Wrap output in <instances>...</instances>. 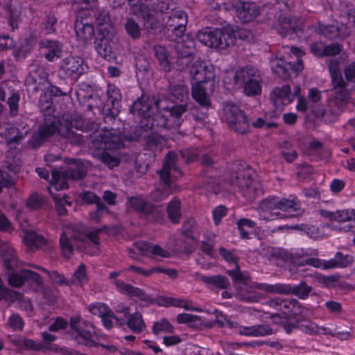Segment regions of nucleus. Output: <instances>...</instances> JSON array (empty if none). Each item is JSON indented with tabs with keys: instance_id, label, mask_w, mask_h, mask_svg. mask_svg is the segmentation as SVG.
<instances>
[{
	"instance_id": "1",
	"label": "nucleus",
	"mask_w": 355,
	"mask_h": 355,
	"mask_svg": "<svg viewBox=\"0 0 355 355\" xmlns=\"http://www.w3.org/2000/svg\"><path fill=\"white\" fill-rule=\"evenodd\" d=\"M130 15L141 19L142 27L148 33L156 34L163 28L164 14L169 10L168 0L143 3L141 0H128Z\"/></svg>"
},
{
	"instance_id": "2",
	"label": "nucleus",
	"mask_w": 355,
	"mask_h": 355,
	"mask_svg": "<svg viewBox=\"0 0 355 355\" xmlns=\"http://www.w3.org/2000/svg\"><path fill=\"white\" fill-rule=\"evenodd\" d=\"M69 325V333L77 344L89 347L101 346L112 352L116 351V347L114 345L100 344L96 342L93 339L95 334L94 326L91 322L85 320L80 315H72L70 318Z\"/></svg>"
},
{
	"instance_id": "3",
	"label": "nucleus",
	"mask_w": 355,
	"mask_h": 355,
	"mask_svg": "<svg viewBox=\"0 0 355 355\" xmlns=\"http://www.w3.org/2000/svg\"><path fill=\"white\" fill-rule=\"evenodd\" d=\"M196 37L198 40L204 45L220 49H225L234 45L236 41V37L233 33H230L227 30L211 28L209 27L198 31Z\"/></svg>"
},
{
	"instance_id": "4",
	"label": "nucleus",
	"mask_w": 355,
	"mask_h": 355,
	"mask_svg": "<svg viewBox=\"0 0 355 355\" xmlns=\"http://www.w3.org/2000/svg\"><path fill=\"white\" fill-rule=\"evenodd\" d=\"M162 110H157L156 112H153L148 117L140 119L139 125L135 130L134 135L129 137L124 135L130 141L139 140L142 136V131L148 132H159L163 130H167L171 128L168 118L164 115Z\"/></svg>"
},
{
	"instance_id": "5",
	"label": "nucleus",
	"mask_w": 355,
	"mask_h": 355,
	"mask_svg": "<svg viewBox=\"0 0 355 355\" xmlns=\"http://www.w3.org/2000/svg\"><path fill=\"white\" fill-rule=\"evenodd\" d=\"M87 170L83 163L78 159H73L67 169L62 172L52 171L51 184L55 191H60L68 187L67 180H83L86 175Z\"/></svg>"
},
{
	"instance_id": "6",
	"label": "nucleus",
	"mask_w": 355,
	"mask_h": 355,
	"mask_svg": "<svg viewBox=\"0 0 355 355\" xmlns=\"http://www.w3.org/2000/svg\"><path fill=\"white\" fill-rule=\"evenodd\" d=\"M163 30L171 40H178L183 35L187 24V15L182 10H173L164 14Z\"/></svg>"
},
{
	"instance_id": "7",
	"label": "nucleus",
	"mask_w": 355,
	"mask_h": 355,
	"mask_svg": "<svg viewBox=\"0 0 355 355\" xmlns=\"http://www.w3.org/2000/svg\"><path fill=\"white\" fill-rule=\"evenodd\" d=\"M230 184L238 187L243 197L248 200L252 201L261 192V184L252 180L249 174L244 171H234L231 174Z\"/></svg>"
},
{
	"instance_id": "8",
	"label": "nucleus",
	"mask_w": 355,
	"mask_h": 355,
	"mask_svg": "<svg viewBox=\"0 0 355 355\" xmlns=\"http://www.w3.org/2000/svg\"><path fill=\"white\" fill-rule=\"evenodd\" d=\"M88 67L84 60L80 57L69 56L64 58L58 71L60 78L76 82L85 73Z\"/></svg>"
},
{
	"instance_id": "9",
	"label": "nucleus",
	"mask_w": 355,
	"mask_h": 355,
	"mask_svg": "<svg viewBox=\"0 0 355 355\" xmlns=\"http://www.w3.org/2000/svg\"><path fill=\"white\" fill-rule=\"evenodd\" d=\"M255 288L267 293L294 295L302 300L306 299L312 291L311 286H308L305 282H301L298 285L294 286L286 284H257Z\"/></svg>"
},
{
	"instance_id": "10",
	"label": "nucleus",
	"mask_w": 355,
	"mask_h": 355,
	"mask_svg": "<svg viewBox=\"0 0 355 355\" xmlns=\"http://www.w3.org/2000/svg\"><path fill=\"white\" fill-rule=\"evenodd\" d=\"M179 158L178 155L175 151H169L164 160L163 166L160 171H158L161 181L164 184V192H162L159 189L155 191V200L157 201H162L166 198L169 194L168 190L171 184V172L172 171L179 173L180 169L176 166V162Z\"/></svg>"
},
{
	"instance_id": "11",
	"label": "nucleus",
	"mask_w": 355,
	"mask_h": 355,
	"mask_svg": "<svg viewBox=\"0 0 355 355\" xmlns=\"http://www.w3.org/2000/svg\"><path fill=\"white\" fill-rule=\"evenodd\" d=\"M223 112L230 128L235 132L242 135L249 132L250 122L239 106L232 103H226Z\"/></svg>"
},
{
	"instance_id": "12",
	"label": "nucleus",
	"mask_w": 355,
	"mask_h": 355,
	"mask_svg": "<svg viewBox=\"0 0 355 355\" xmlns=\"http://www.w3.org/2000/svg\"><path fill=\"white\" fill-rule=\"evenodd\" d=\"M162 110V101L156 99L154 96L142 94L132 104L130 111L135 115L141 118L148 117L153 112V109Z\"/></svg>"
},
{
	"instance_id": "13",
	"label": "nucleus",
	"mask_w": 355,
	"mask_h": 355,
	"mask_svg": "<svg viewBox=\"0 0 355 355\" xmlns=\"http://www.w3.org/2000/svg\"><path fill=\"white\" fill-rule=\"evenodd\" d=\"M347 83L334 85V94L329 100L328 106L324 109L325 114L339 115L349 103V92L346 89Z\"/></svg>"
},
{
	"instance_id": "14",
	"label": "nucleus",
	"mask_w": 355,
	"mask_h": 355,
	"mask_svg": "<svg viewBox=\"0 0 355 355\" xmlns=\"http://www.w3.org/2000/svg\"><path fill=\"white\" fill-rule=\"evenodd\" d=\"M189 76L195 84H202L214 81L215 78L214 67L211 64H207L200 60L195 61L189 69Z\"/></svg>"
},
{
	"instance_id": "15",
	"label": "nucleus",
	"mask_w": 355,
	"mask_h": 355,
	"mask_svg": "<svg viewBox=\"0 0 355 355\" xmlns=\"http://www.w3.org/2000/svg\"><path fill=\"white\" fill-rule=\"evenodd\" d=\"M48 77V73L42 67L35 66L26 78V85L34 93L44 92L49 85Z\"/></svg>"
},
{
	"instance_id": "16",
	"label": "nucleus",
	"mask_w": 355,
	"mask_h": 355,
	"mask_svg": "<svg viewBox=\"0 0 355 355\" xmlns=\"http://www.w3.org/2000/svg\"><path fill=\"white\" fill-rule=\"evenodd\" d=\"M307 29L320 33L331 40H340L349 35L347 27L343 24L324 25L318 22V26H308Z\"/></svg>"
},
{
	"instance_id": "17",
	"label": "nucleus",
	"mask_w": 355,
	"mask_h": 355,
	"mask_svg": "<svg viewBox=\"0 0 355 355\" xmlns=\"http://www.w3.org/2000/svg\"><path fill=\"white\" fill-rule=\"evenodd\" d=\"M57 123L58 118L56 116H49L46 119L43 125L33 135L30 141L31 145L35 148L41 146L47 138L57 132Z\"/></svg>"
},
{
	"instance_id": "18",
	"label": "nucleus",
	"mask_w": 355,
	"mask_h": 355,
	"mask_svg": "<svg viewBox=\"0 0 355 355\" xmlns=\"http://www.w3.org/2000/svg\"><path fill=\"white\" fill-rule=\"evenodd\" d=\"M312 313L311 310L302 306L296 300V304H293L291 314L284 318L282 321V325L287 334H291L297 329V324L302 319L309 317Z\"/></svg>"
},
{
	"instance_id": "19",
	"label": "nucleus",
	"mask_w": 355,
	"mask_h": 355,
	"mask_svg": "<svg viewBox=\"0 0 355 355\" xmlns=\"http://www.w3.org/2000/svg\"><path fill=\"white\" fill-rule=\"evenodd\" d=\"M219 254L226 261L235 263V267L232 270H227V274L232 277L234 284L244 283L250 280V276L241 271L238 263L239 257L234 254L233 251H230L223 247H220L219 248Z\"/></svg>"
},
{
	"instance_id": "20",
	"label": "nucleus",
	"mask_w": 355,
	"mask_h": 355,
	"mask_svg": "<svg viewBox=\"0 0 355 355\" xmlns=\"http://www.w3.org/2000/svg\"><path fill=\"white\" fill-rule=\"evenodd\" d=\"M278 197L270 196L263 199L259 205V216L261 219L272 220L275 218H284L287 217L285 214L279 211H274L278 209Z\"/></svg>"
},
{
	"instance_id": "21",
	"label": "nucleus",
	"mask_w": 355,
	"mask_h": 355,
	"mask_svg": "<svg viewBox=\"0 0 355 355\" xmlns=\"http://www.w3.org/2000/svg\"><path fill=\"white\" fill-rule=\"evenodd\" d=\"M128 202L135 211L144 216H152L155 220L161 217L162 213L141 196L129 197Z\"/></svg>"
},
{
	"instance_id": "22",
	"label": "nucleus",
	"mask_w": 355,
	"mask_h": 355,
	"mask_svg": "<svg viewBox=\"0 0 355 355\" xmlns=\"http://www.w3.org/2000/svg\"><path fill=\"white\" fill-rule=\"evenodd\" d=\"M74 29L78 39L83 42L91 40L94 35V28L87 18H83L82 13L77 15Z\"/></svg>"
},
{
	"instance_id": "23",
	"label": "nucleus",
	"mask_w": 355,
	"mask_h": 355,
	"mask_svg": "<svg viewBox=\"0 0 355 355\" xmlns=\"http://www.w3.org/2000/svg\"><path fill=\"white\" fill-rule=\"evenodd\" d=\"M39 46L41 49L44 50L43 56L49 62H53L62 55V44L57 40L43 39L40 41Z\"/></svg>"
},
{
	"instance_id": "24",
	"label": "nucleus",
	"mask_w": 355,
	"mask_h": 355,
	"mask_svg": "<svg viewBox=\"0 0 355 355\" xmlns=\"http://www.w3.org/2000/svg\"><path fill=\"white\" fill-rule=\"evenodd\" d=\"M270 99L277 109H281L284 104L291 103L293 101V96L290 86L284 85L274 88L270 93Z\"/></svg>"
},
{
	"instance_id": "25",
	"label": "nucleus",
	"mask_w": 355,
	"mask_h": 355,
	"mask_svg": "<svg viewBox=\"0 0 355 355\" xmlns=\"http://www.w3.org/2000/svg\"><path fill=\"white\" fill-rule=\"evenodd\" d=\"M277 32L283 37L297 33L300 30L299 19L295 17H286L282 15L278 18Z\"/></svg>"
},
{
	"instance_id": "26",
	"label": "nucleus",
	"mask_w": 355,
	"mask_h": 355,
	"mask_svg": "<svg viewBox=\"0 0 355 355\" xmlns=\"http://www.w3.org/2000/svg\"><path fill=\"white\" fill-rule=\"evenodd\" d=\"M57 132L64 138L73 144H80L83 142V137L82 135L78 134L72 130L73 128L78 129L76 125L73 124V122L68 121L67 120L61 121L58 119Z\"/></svg>"
},
{
	"instance_id": "27",
	"label": "nucleus",
	"mask_w": 355,
	"mask_h": 355,
	"mask_svg": "<svg viewBox=\"0 0 355 355\" xmlns=\"http://www.w3.org/2000/svg\"><path fill=\"white\" fill-rule=\"evenodd\" d=\"M237 16L243 23L253 21L260 15V8L254 2H240Z\"/></svg>"
},
{
	"instance_id": "28",
	"label": "nucleus",
	"mask_w": 355,
	"mask_h": 355,
	"mask_svg": "<svg viewBox=\"0 0 355 355\" xmlns=\"http://www.w3.org/2000/svg\"><path fill=\"white\" fill-rule=\"evenodd\" d=\"M234 285L236 289L235 296L240 301L254 303L259 302L262 297L260 293L247 288L246 282L244 283H236Z\"/></svg>"
},
{
	"instance_id": "29",
	"label": "nucleus",
	"mask_w": 355,
	"mask_h": 355,
	"mask_svg": "<svg viewBox=\"0 0 355 355\" xmlns=\"http://www.w3.org/2000/svg\"><path fill=\"white\" fill-rule=\"evenodd\" d=\"M114 284L120 293L131 297H138L139 300L147 302L150 300V295L138 287H135L130 284L121 280H116Z\"/></svg>"
},
{
	"instance_id": "30",
	"label": "nucleus",
	"mask_w": 355,
	"mask_h": 355,
	"mask_svg": "<svg viewBox=\"0 0 355 355\" xmlns=\"http://www.w3.org/2000/svg\"><path fill=\"white\" fill-rule=\"evenodd\" d=\"M260 76L259 70L252 66H245L239 70H237L234 76V80L236 85L239 86L243 85L258 79Z\"/></svg>"
},
{
	"instance_id": "31",
	"label": "nucleus",
	"mask_w": 355,
	"mask_h": 355,
	"mask_svg": "<svg viewBox=\"0 0 355 355\" xmlns=\"http://www.w3.org/2000/svg\"><path fill=\"white\" fill-rule=\"evenodd\" d=\"M8 340L10 343L20 350L39 351L43 348L41 343H36L32 339L24 338L17 335L8 336Z\"/></svg>"
},
{
	"instance_id": "32",
	"label": "nucleus",
	"mask_w": 355,
	"mask_h": 355,
	"mask_svg": "<svg viewBox=\"0 0 355 355\" xmlns=\"http://www.w3.org/2000/svg\"><path fill=\"white\" fill-rule=\"evenodd\" d=\"M95 49L104 59L111 61L115 58V54L112 51V47L110 44V41L103 35H99L95 40Z\"/></svg>"
},
{
	"instance_id": "33",
	"label": "nucleus",
	"mask_w": 355,
	"mask_h": 355,
	"mask_svg": "<svg viewBox=\"0 0 355 355\" xmlns=\"http://www.w3.org/2000/svg\"><path fill=\"white\" fill-rule=\"evenodd\" d=\"M199 279L212 289L223 290L230 286L228 278L223 275L206 276L201 275Z\"/></svg>"
},
{
	"instance_id": "34",
	"label": "nucleus",
	"mask_w": 355,
	"mask_h": 355,
	"mask_svg": "<svg viewBox=\"0 0 355 355\" xmlns=\"http://www.w3.org/2000/svg\"><path fill=\"white\" fill-rule=\"evenodd\" d=\"M0 256L2 257L4 266L8 270H13L17 266V259L15 250L8 243H0Z\"/></svg>"
},
{
	"instance_id": "35",
	"label": "nucleus",
	"mask_w": 355,
	"mask_h": 355,
	"mask_svg": "<svg viewBox=\"0 0 355 355\" xmlns=\"http://www.w3.org/2000/svg\"><path fill=\"white\" fill-rule=\"evenodd\" d=\"M0 256L2 257L4 266L8 270H13L17 266V259L15 250L8 243H0Z\"/></svg>"
},
{
	"instance_id": "36",
	"label": "nucleus",
	"mask_w": 355,
	"mask_h": 355,
	"mask_svg": "<svg viewBox=\"0 0 355 355\" xmlns=\"http://www.w3.org/2000/svg\"><path fill=\"white\" fill-rule=\"evenodd\" d=\"M53 188L51 186L48 188V190L54 201L55 211L58 216H66L67 214V207H71L72 202L69 200V197L66 194L60 196V194L54 193L52 191Z\"/></svg>"
},
{
	"instance_id": "37",
	"label": "nucleus",
	"mask_w": 355,
	"mask_h": 355,
	"mask_svg": "<svg viewBox=\"0 0 355 355\" xmlns=\"http://www.w3.org/2000/svg\"><path fill=\"white\" fill-rule=\"evenodd\" d=\"M123 28L126 34L133 40H139L141 37L143 27L133 17L128 16L124 19Z\"/></svg>"
},
{
	"instance_id": "38",
	"label": "nucleus",
	"mask_w": 355,
	"mask_h": 355,
	"mask_svg": "<svg viewBox=\"0 0 355 355\" xmlns=\"http://www.w3.org/2000/svg\"><path fill=\"white\" fill-rule=\"evenodd\" d=\"M193 98L203 107H209L211 105V100L206 89L200 84H193L191 88Z\"/></svg>"
},
{
	"instance_id": "39",
	"label": "nucleus",
	"mask_w": 355,
	"mask_h": 355,
	"mask_svg": "<svg viewBox=\"0 0 355 355\" xmlns=\"http://www.w3.org/2000/svg\"><path fill=\"white\" fill-rule=\"evenodd\" d=\"M119 112L120 109L111 107L110 106H103V120L105 123H107V126L103 128L104 130H107L108 131L116 130V128H115L114 125Z\"/></svg>"
},
{
	"instance_id": "40",
	"label": "nucleus",
	"mask_w": 355,
	"mask_h": 355,
	"mask_svg": "<svg viewBox=\"0 0 355 355\" xmlns=\"http://www.w3.org/2000/svg\"><path fill=\"white\" fill-rule=\"evenodd\" d=\"M297 329H300L303 332L310 334H327L329 332L325 327H320L311 320L303 318L299 322Z\"/></svg>"
},
{
	"instance_id": "41",
	"label": "nucleus",
	"mask_w": 355,
	"mask_h": 355,
	"mask_svg": "<svg viewBox=\"0 0 355 355\" xmlns=\"http://www.w3.org/2000/svg\"><path fill=\"white\" fill-rule=\"evenodd\" d=\"M107 99L104 106L121 108V94L120 89L114 85L109 84L107 89Z\"/></svg>"
},
{
	"instance_id": "42",
	"label": "nucleus",
	"mask_w": 355,
	"mask_h": 355,
	"mask_svg": "<svg viewBox=\"0 0 355 355\" xmlns=\"http://www.w3.org/2000/svg\"><path fill=\"white\" fill-rule=\"evenodd\" d=\"M272 333V329L266 324L243 327L239 330V334L244 336H264Z\"/></svg>"
},
{
	"instance_id": "43",
	"label": "nucleus",
	"mask_w": 355,
	"mask_h": 355,
	"mask_svg": "<svg viewBox=\"0 0 355 355\" xmlns=\"http://www.w3.org/2000/svg\"><path fill=\"white\" fill-rule=\"evenodd\" d=\"M125 324H127L134 333L139 334L146 328L145 322L143 320L142 315L139 312L130 314L125 320Z\"/></svg>"
},
{
	"instance_id": "44",
	"label": "nucleus",
	"mask_w": 355,
	"mask_h": 355,
	"mask_svg": "<svg viewBox=\"0 0 355 355\" xmlns=\"http://www.w3.org/2000/svg\"><path fill=\"white\" fill-rule=\"evenodd\" d=\"M188 105L187 103H182L181 104H175L171 107H164L162 106V110L169 112L170 115L174 118L175 123L178 127L180 126L183 123L184 120L181 118L182 114L187 111Z\"/></svg>"
},
{
	"instance_id": "45",
	"label": "nucleus",
	"mask_w": 355,
	"mask_h": 355,
	"mask_svg": "<svg viewBox=\"0 0 355 355\" xmlns=\"http://www.w3.org/2000/svg\"><path fill=\"white\" fill-rule=\"evenodd\" d=\"M153 53L162 70L166 72L171 71V64L168 60V53L166 48L161 45L155 46L153 47Z\"/></svg>"
},
{
	"instance_id": "46",
	"label": "nucleus",
	"mask_w": 355,
	"mask_h": 355,
	"mask_svg": "<svg viewBox=\"0 0 355 355\" xmlns=\"http://www.w3.org/2000/svg\"><path fill=\"white\" fill-rule=\"evenodd\" d=\"M270 65L273 73L283 80H286L290 74L288 63L282 59L272 58Z\"/></svg>"
},
{
	"instance_id": "47",
	"label": "nucleus",
	"mask_w": 355,
	"mask_h": 355,
	"mask_svg": "<svg viewBox=\"0 0 355 355\" xmlns=\"http://www.w3.org/2000/svg\"><path fill=\"white\" fill-rule=\"evenodd\" d=\"M354 261L353 257L349 254L344 255L341 252H337L335 258L327 261L325 267L327 268H346L350 266Z\"/></svg>"
},
{
	"instance_id": "48",
	"label": "nucleus",
	"mask_w": 355,
	"mask_h": 355,
	"mask_svg": "<svg viewBox=\"0 0 355 355\" xmlns=\"http://www.w3.org/2000/svg\"><path fill=\"white\" fill-rule=\"evenodd\" d=\"M170 94L178 101L181 103H186L189 99V89L183 83L170 85Z\"/></svg>"
},
{
	"instance_id": "49",
	"label": "nucleus",
	"mask_w": 355,
	"mask_h": 355,
	"mask_svg": "<svg viewBox=\"0 0 355 355\" xmlns=\"http://www.w3.org/2000/svg\"><path fill=\"white\" fill-rule=\"evenodd\" d=\"M176 54L175 64L179 71L185 70L191 64L194 62V54L193 53L182 51L180 46L179 51H176Z\"/></svg>"
},
{
	"instance_id": "50",
	"label": "nucleus",
	"mask_w": 355,
	"mask_h": 355,
	"mask_svg": "<svg viewBox=\"0 0 355 355\" xmlns=\"http://www.w3.org/2000/svg\"><path fill=\"white\" fill-rule=\"evenodd\" d=\"M176 42L175 51H179V46L182 51L195 53V40L191 35L183 34Z\"/></svg>"
},
{
	"instance_id": "51",
	"label": "nucleus",
	"mask_w": 355,
	"mask_h": 355,
	"mask_svg": "<svg viewBox=\"0 0 355 355\" xmlns=\"http://www.w3.org/2000/svg\"><path fill=\"white\" fill-rule=\"evenodd\" d=\"M166 212L173 223H179L181 219L180 201L175 198L168 205Z\"/></svg>"
},
{
	"instance_id": "52",
	"label": "nucleus",
	"mask_w": 355,
	"mask_h": 355,
	"mask_svg": "<svg viewBox=\"0 0 355 355\" xmlns=\"http://www.w3.org/2000/svg\"><path fill=\"white\" fill-rule=\"evenodd\" d=\"M3 168L14 174L19 172L21 161L16 157L14 152L11 151L6 153V159L3 163Z\"/></svg>"
},
{
	"instance_id": "53",
	"label": "nucleus",
	"mask_w": 355,
	"mask_h": 355,
	"mask_svg": "<svg viewBox=\"0 0 355 355\" xmlns=\"http://www.w3.org/2000/svg\"><path fill=\"white\" fill-rule=\"evenodd\" d=\"M308 109H310L311 112L316 117H323L325 115L326 111L324 108H315L314 105H311L310 103H308L304 98L299 96L297 110L298 111L305 112Z\"/></svg>"
},
{
	"instance_id": "54",
	"label": "nucleus",
	"mask_w": 355,
	"mask_h": 355,
	"mask_svg": "<svg viewBox=\"0 0 355 355\" xmlns=\"http://www.w3.org/2000/svg\"><path fill=\"white\" fill-rule=\"evenodd\" d=\"M277 204L278 209L282 211H297L300 209V201L296 198L288 199L278 197Z\"/></svg>"
},
{
	"instance_id": "55",
	"label": "nucleus",
	"mask_w": 355,
	"mask_h": 355,
	"mask_svg": "<svg viewBox=\"0 0 355 355\" xmlns=\"http://www.w3.org/2000/svg\"><path fill=\"white\" fill-rule=\"evenodd\" d=\"M328 68L333 85H340V84L346 83L339 69L338 61L334 60H330L328 64Z\"/></svg>"
},
{
	"instance_id": "56",
	"label": "nucleus",
	"mask_w": 355,
	"mask_h": 355,
	"mask_svg": "<svg viewBox=\"0 0 355 355\" xmlns=\"http://www.w3.org/2000/svg\"><path fill=\"white\" fill-rule=\"evenodd\" d=\"M139 249L144 254H147L149 252L155 256L167 258L170 257V252L162 248L159 245L143 243L139 246Z\"/></svg>"
},
{
	"instance_id": "57",
	"label": "nucleus",
	"mask_w": 355,
	"mask_h": 355,
	"mask_svg": "<svg viewBox=\"0 0 355 355\" xmlns=\"http://www.w3.org/2000/svg\"><path fill=\"white\" fill-rule=\"evenodd\" d=\"M52 105V98L49 96L46 93L42 94L39 101V106L41 112L44 114V121L49 116H55L51 114V112H53V107Z\"/></svg>"
},
{
	"instance_id": "58",
	"label": "nucleus",
	"mask_w": 355,
	"mask_h": 355,
	"mask_svg": "<svg viewBox=\"0 0 355 355\" xmlns=\"http://www.w3.org/2000/svg\"><path fill=\"white\" fill-rule=\"evenodd\" d=\"M20 101V94L18 91L11 90L8 94L6 103L9 107V114L11 116H15L19 112V103Z\"/></svg>"
},
{
	"instance_id": "59",
	"label": "nucleus",
	"mask_w": 355,
	"mask_h": 355,
	"mask_svg": "<svg viewBox=\"0 0 355 355\" xmlns=\"http://www.w3.org/2000/svg\"><path fill=\"white\" fill-rule=\"evenodd\" d=\"M107 227L104 226L102 228H98L96 230H94L92 231H89L87 234V239L93 243L94 245V248L92 249V251H87V253L92 254H96L99 252L98 246L100 245V238H99V234L101 233L103 230H106Z\"/></svg>"
},
{
	"instance_id": "60",
	"label": "nucleus",
	"mask_w": 355,
	"mask_h": 355,
	"mask_svg": "<svg viewBox=\"0 0 355 355\" xmlns=\"http://www.w3.org/2000/svg\"><path fill=\"white\" fill-rule=\"evenodd\" d=\"M197 230V223L194 218H190L186 220L181 227V232L187 238L196 241L194 234Z\"/></svg>"
},
{
	"instance_id": "61",
	"label": "nucleus",
	"mask_w": 355,
	"mask_h": 355,
	"mask_svg": "<svg viewBox=\"0 0 355 355\" xmlns=\"http://www.w3.org/2000/svg\"><path fill=\"white\" fill-rule=\"evenodd\" d=\"M24 240L26 245L32 249H37L46 243V239L35 232L26 234Z\"/></svg>"
},
{
	"instance_id": "62",
	"label": "nucleus",
	"mask_w": 355,
	"mask_h": 355,
	"mask_svg": "<svg viewBox=\"0 0 355 355\" xmlns=\"http://www.w3.org/2000/svg\"><path fill=\"white\" fill-rule=\"evenodd\" d=\"M261 81V76H258L257 78H254L253 81L243 85L244 93L249 96H254L259 95L261 92V87L260 82Z\"/></svg>"
},
{
	"instance_id": "63",
	"label": "nucleus",
	"mask_w": 355,
	"mask_h": 355,
	"mask_svg": "<svg viewBox=\"0 0 355 355\" xmlns=\"http://www.w3.org/2000/svg\"><path fill=\"white\" fill-rule=\"evenodd\" d=\"M144 132V131H142V136L141 137L146 138V144L149 148L164 146L166 139L162 135L152 131L150 134L146 136L143 135Z\"/></svg>"
},
{
	"instance_id": "64",
	"label": "nucleus",
	"mask_w": 355,
	"mask_h": 355,
	"mask_svg": "<svg viewBox=\"0 0 355 355\" xmlns=\"http://www.w3.org/2000/svg\"><path fill=\"white\" fill-rule=\"evenodd\" d=\"M87 277L86 272V267L84 264H80L77 270L74 272L71 282L76 285L82 286L87 283Z\"/></svg>"
}]
</instances>
